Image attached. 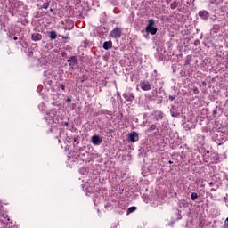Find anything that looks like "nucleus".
<instances>
[{
  "mask_svg": "<svg viewBox=\"0 0 228 228\" xmlns=\"http://www.w3.org/2000/svg\"><path fill=\"white\" fill-rule=\"evenodd\" d=\"M209 3H211V4H220V2H218V0H209Z\"/></svg>",
  "mask_w": 228,
  "mask_h": 228,
  "instance_id": "nucleus-20",
  "label": "nucleus"
},
{
  "mask_svg": "<svg viewBox=\"0 0 228 228\" xmlns=\"http://www.w3.org/2000/svg\"><path fill=\"white\" fill-rule=\"evenodd\" d=\"M31 38L34 42H38L42 40V35L39 33L32 34Z\"/></svg>",
  "mask_w": 228,
  "mask_h": 228,
  "instance_id": "nucleus-8",
  "label": "nucleus"
},
{
  "mask_svg": "<svg viewBox=\"0 0 228 228\" xmlns=\"http://www.w3.org/2000/svg\"><path fill=\"white\" fill-rule=\"evenodd\" d=\"M170 165H172V160H169Z\"/></svg>",
  "mask_w": 228,
  "mask_h": 228,
  "instance_id": "nucleus-33",
  "label": "nucleus"
},
{
  "mask_svg": "<svg viewBox=\"0 0 228 228\" xmlns=\"http://www.w3.org/2000/svg\"><path fill=\"white\" fill-rule=\"evenodd\" d=\"M140 87L143 92H149L151 90V82L149 81H141Z\"/></svg>",
  "mask_w": 228,
  "mask_h": 228,
  "instance_id": "nucleus-3",
  "label": "nucleus"
},
{
  "mask_svg": "<svg viewBox=\"0 0 228 228\" xmlns=\"http://www.w3.org/2000/svg\"><path fill=\"white\" fill-rule=\"evenodd\" d=\"M49 37L50 40H56V38H58V34L56 33V31H51Z\"/></svg>",
  "mask_w": 228,
  "mask_h": 228,
  "instance_id": "nucleus-13",
  "label": "nucleus"
},
{
  "mask_svg": "<svg viewBox=\"0 0 228 228\" xmlns=\"http://www.w3.org/2000/svg\"><path fill=\"white\" fill-rule=\"evenodd\" d=\"M13 40H18L17 36H14Z\"/></svg>",
  "mask_w": 228,
  "mask_h": 228,
  "instance_id": "nucleus-32",
  "label": "nucleus"
},
{
  "mask_svg": "<svg viewBox=\"0 0 228 228\" xmlns=\"http://www.w3.org/2000/svg\"><path fill=\"white\" fill-rule=\"evenodd\" d=\"M112 38H120L122 37V28L117 27L110 32Z\"/></svg>",
  "mask_w": 228,
  "mask_h": 228,
  "instance_id": "nucleus-1",
  "label": "nucleus"
},
{
  "mask_svg": "<svg viewBox=\"0 0 228 228\" xmlns=\"http://www.w3.org/2000/svg\"><path fill=\"white\" fill-rule=\"evenodd\" d=\"M128 140L132 143H134L135 142H138V140H140V136L138 135L137 132L134 131V132L128 134Z\"/></svg>",
  "mask_w": 228,
  "mask_h": 228,
  "instance_id": "nucleus-2",
  "label": "nucleus"
},
{
  "mask_svg": "<svg viewBox=\"0 0 228 228\" xmlns=\"http://www.w3.org/2000/svg\"><path fill=\"white\" fill-rule=\"evenodd\" d=\"M177 6H179V3H177V1H174L170 4L171 10H175V8H177Z\"/></svg>",
  "mask_w": 228,
  "mask_h": 228,
  "instance_id": "nucleus-14",
  "label": "nucleus"
},
{
  "mask_svg": "<svg viewBox=\"0 0 228 228\" xmlns=\"http://www.w3.org/2000/svg\"><path fill=\"white\" fill-rule=\"evenodd\" d=\"M156 120H163V112L157 111L155 114Z\"/></svg>",
  "mask_w": 228,
  "mask_h": 228,
  "instance_id": "nucleus-12",
  "label": "nucleus"
},
{
  "mask_svg": "<svg viewBox=\"0 0 228 228\" xmlns=\"http://www.w3.org/2000/svg\"><path fill=\"white\" fill-rule=\"evenodd\" d=\"M198 197H199V194H197V192H192L191 195V200H197Z\"/></svg>",
  "mask_w": 228,
  "mask_h": 228,
  "instance_id": "nucleus-17",
  "label": "nucleus"
},
{
  "mask_svg": "<svg viewBox=\"0 0 228 228\" xmlns=\"http://www.w3.org/2000/svg\"><path fill=\"white\" fill-rule=\"evenodd\" d=\"M175 96L174 95H169V101H175Z\"/></svg>",
  "mask_w": 228,
  "mask_h": 228,
  "instance_id": "nucleus-22",
  "label": "nucleus"
},
{
  "mask_svg": "<svg viewBox=\"0 0 228 228\" xmlns=\"http://www.w3.org/2000/svg\"><path fill=\"white\" fill-rule=\"evenodd\" d=\"M63 126H69V122L63 123Z\"/></svg>",
  "mask_w": 228,
  "mask_h": 228,
  "instance_id": "nucleus-29",
  "label": "nucleus"
},
{
  "mask_svg": "<svg viewBox=\"0 0 228 228\" xmlns=\"http://www.w3.org/2000/svg\"><path fill=\"white\" fill-rule=\"evenodd\" d=\"M43 8H44V10H47V8H49V2H45L43 4Z\"/></svg>",
  "mask_w": 228,
  "mask_h": 228,
  "instance_id": "nucleus-19",
  "label": "nucleus"
},
{
  "mask_svg": "<svg viewBox=\"0 0 228 228\" xmlns=\"http://www.w3.org/2000/svg\"><path fill=\"white\" fill-rule=\"evenodd\" d=\"M124 99L127 101V102H132V101H134V94L133 93H125L123 94Z\"/></svg>",
  "mask_w": 228,
  "mask_h": 228,
  "instance_id": "nucleus-4",
  "label": "nucleus"
},
{
  "mask_svg": "<svg viewBox=\"0 0 228 228\" xmlns=\"http://www.w3.org/2000/svg\"><path fill=\"white\" fill-rule=\"evenodd\" d=\"M66 102H69V103L72 102V99L68 98V99L66 100Z\"/></svg>",
  "mask_w": 228,
  "mask_h": 228,
  "instance_id": "nucleus-25",
  "label": "nucleus"
},
{
  "mask_svg": "<svg viewBox=\"0 0 228 228\" xmlns=\"http://www.w3.org/2000/svg\"><path fill=\"white\" fill-rule=\"evenodd\" d=\"M154 24H156L154 20H152V19L149 20H148V25L146 27V31H149V29H151V28H153Z\"/></svg>",
  "mask_w": 228,
  "mask_h": 228,
  "instance_id": "nucleus-10",
  "label": "nucleus"
},
{
  "mask_svg": "<svg viewBox=\"0 0 228 228\" xmlns=\"http://www.w3.org/2000/svg\"><path fill=\"white\" fill-rule=\"evenodd\" d=\"M102 47H103V49H105V51H108L109 49H111V47H113V42H111V41H105L103 43Z\"/></svg>",
  "mask_w": 228,
  "mask_h": 228,
  "instance_id": "nucleus-7",
  "label": "nucleus"
},
{
  "mask_svg": "<svg viewBox=\"0 0 228 228\" xmlns=\"http://www.w3.org/2000/svg\"><path fill=\"white\" fill-rule=\"evenodd\" d=\"M210 191H216V189L212 188V189L210 190Z\"/></svg>",
  "mask_w": 228,
  "mask_h": 228,
  "instance_id": "nucleus-31",
  "label": "nucleus"
},
{
  "mask_svg": "<svg viewBox=\"0 0 228 228\" xmlns=\"http://www.w3.org/2000/svg\"><path fill=\"white\" fill-rule=\"evenodd\" d=\"M208 185H209V186H215V183L209 182V183H208Z\"/></svg>",
  "mask_w": 228,
  "mask_h": 228,
  "instance_id": "nucleus-26",
  "label": "nucleus"
},
{
  "mask_svg": "<svg viewBox=\"0 0 228 228\" xmlns=\"http://www.w3.org/2000/svg\"><path fill=\"white\" fill-rule=\"evenodd\" d=\"M60 87L61 88V90H65V86L63 84H61Z\"/></svg>",
  "mask_w": 228,
  "mask_h": 228,
  "instance_id": "nucleus-24",
  "label": "nucleus"
},
{
  "mask_svg": "<svg viewBox=\"0 0 228 228\" xmlns=\"http://www.w3.org/2000/svg\"><path fill=\"white\" fill-rule=\"evenodd\" d=\"M198 137L201 138V140H204V138H205L204 135H200V134H199Z\"/></svg>",
  "mask_w": 228,
  "mask_h": 228,
  "instance_id": "nucleus-28",
  "label": "nucleus"
},
{
  "mask_svg": "<svg viewBox=\"0 0 228 228\" xmlns=\"http://www.w3.org/2000/svg\"><path fill=\"white\" fill-rule=\"evenodd\" d=\"M146 32L151 33V35H156V33H158V28L151 27L148 30H146Z\"/></svg>",
  "mask_w": 228,
  "mask_h": 228,
  "instance_id": "nucleus-11",
  "label": "nucleus"
},
{
  "mask_svg": "<svg viewBox=\"0 0 228 228\" xmlns=\"http://www.w3.org/2000/svg\"><path fill=\"white\" fill-rule=\"evenodd\" d=\"M127 211L128 213H134V211H136V207H130Z\"/></svg>",
  "mask_w": 228,
  "mask_h": 228,
  "instance_id": "nucleus-18",
  "label": "nucleus"
},
{
  "mask_svg": "<svg viewBox=\"0 0 228 228\" xmlns=\"http://www.w3.org/2000/svg\"><path fill=\"white\" fill-rule=\"evenodd\" d=\"M4 222H10V217H8L7 215H5V216H4Z\"/></svg>",
  "mask_w": 228,
  "mask_h": 228,
  "instance_id": "nucleus-21",
  "label": "nucleus"
},
{
  "mask_svg": "<svg viewBox=\"0 0 228 228\" xmlns=\"http://www.w3.org/2000/svg\"><path fill=\"white\" fill-rule=\"evenodd\" d=\"M221 3H224V0H220Z\"/></svg>",
  "mask_w": 228,
  "mask_h": 228,
  "instance_id": "nucleus-34",
  "label": "nucleus"
},
{
  "mask_svg": "<svg viewBox=\"0 0 228 228\" xmlns=\"http://www.w3.org/2000/svg\"><path fill=\"white\" fill-rule=\"evenodd\" d=\"M61 37L62 40H69V37H67V36H61Z\"/></svg>",
  "mask_w": 228,
  "mask_h": 228,
  "instance_id": "nucleus-23",
  "label": "nucleus"
},
{
  "mask_svg": "<svg viewBox=\"0 0 228 228\" xmlns=\"http://www.w3.org/2000/svg\"><path fill=\"white\" fill-rule=\"evenodd\" d=\"M195 127V125L193 123H187L185 125L186 131H189V129H193Z\"/></svg>",
  "mask_w": 228,
  "mask_h": 228,
  "instance_id": "nucleus-15",
  "label": "nucleus"
},
{
  "mask_svg": "<svg viewBox=\"0 0 228 228\" xmlns=\"http://www.w3.org/2000/svg\"><path fill=\"white\" fill-rule=\"evenodd\" d=\"M207 85H208V83H207L206 81H203V82H202V86H207Z\"/></svg>",
  "mask_w": 228,
  "mask_h": 228,
  "instance_id": "nucleus-27",
  "label": "nucleus"
},
{
  "mask_svg": "<svg viewBox=\"0 0 228 228\" xmlns=\"http://www.w3.org/2000/svg\"><path fill=\"white\" fill-rule=\"evenodd\" d=\"M92 143L94 145H101V143H102V139L99 137V135H94L92 137Z\"/></svg>",
  "mask_w": 228,
  "mask_h": 228,
  "instance_id": "nucleus-5",
  "label": "nucleus"
},
{
  "mask_svg": "<svg viewBox=\"0 0 228 228\" xmlns=\"http://www.w3.org/2000/svg\"><path fill=\"white\" fill-rule=\"evenodd\" d=\"M199 16L200 17V19L207 20V19H209V12H208L207 11H200Z\"/></svg>",
  "mask_w": 228,
  "mask_h": 228,
  "instance_id": "nucleus-6",
  "label": "nucleus"
},
{
  "mask_svg": "<svg viewBox=\"0 0 228 228\" xmlns=\"http://www.w3.org/2000/svg\"><path fill=\"white\" fill-rule=\"evenodd\" d=\"M225 222H228V217L226 218V221Z\"/></svg>",
  "mask_w": 228,
  "mask_h": 228,
  "instance_id": "nucleus-35",
  "label": "nucleus"
},
{
  "mask_svg": "<svg viewBox=\"0 0 228 228\" xmlns=\"http://www.w3.org/2000/svg\"><path fill=\"white\" fill-rule=\"evenodd\" d=\"M117 96L120 97V92H117Z\"/></svg>",
  "mask_w": 228,
  "mask_h": 228,
  "instance_id": "nucleus-30",
  "label": "nucleus"
},
{
  "mask_svg": "<svg viewBox=\"0 0 228 228\" xmlns=\"http://www.w3.org/2000/svg\"><path fill=\"white\" fill-rule=\"evenodd\" d=\"M157 126L156 125H151L148 129H147V131H148V133H152V131H156V129H157Z\"/></svg>",
  "mask_w": 228,
  "mask_h": 228,
  "instance_id": "nucleus-16",
  "label": "nucleus"
},
{
  "mask_svg": "<svg viewBox=\"0 0 228 228\" xmlns=\"http://www.w3.org/2000/svg\"><path fill=\"white\" fill-rule=\"evenodd\" d=\"M68 63L69 65H76L77 63V56H71L69 59L67 60Z\"/></svg>",
  "mask_w": 228,
  "mask_h": 228,
  "instance_id": "nucleus-9",
  "label": "nucleus"
}]
</instances>
